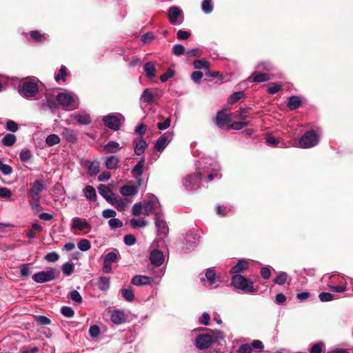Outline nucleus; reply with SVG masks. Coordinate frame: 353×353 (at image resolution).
Wrapping results in <instances>:
<instances>
[{
	"label": "nucleus",
	"instance_id": "obj_1",
	"mask_svg": "<svg viewBox=\"0 0 353 353\" xmlns=\"http://www.w3.org/2000/svg\"><path fill=\"white\" fill-rule=\"evenodd\" d=\"M196 172L183 178L182 183L186 190H195L201 186V181L207 178L211 181L215 178H220V165L211 159L201 161L196 168Z\"/></svg>",
	"mask_w": 353,
	"mask_h": 353
},
{
	"label": "nucleus",
	"instance_id": "obj_2",
	"mask_svg": "<svg viewBox=\"0 0 353 353\" xmlns=\"http://www.w3.org/2000/svg\"><path fill=\"white\" fill-rule=\"evenodd\" d=\"M224 339L223 333L219 330H208L199 334L195 339V345L200 350H205L213 343H220Z\"/></svg>",
	"mask_w": 353,
	"mask_h": 353
},
{
	"label": "nucleus",
	"instance_id": "obj_3",
	"mask_svg": "<svg viewBox=\"0 0 353 353\" xmlns=\"http://www.w3.org/2000/svg\"><path fill=\"white\" fill-rule=\"evenodd\" d=\"M18 92L20 96L26 99H37V95L39 94L37 82L34 79H28L22 82L18 87Z\"/></svg>",
	"mask_w": 353,
	"mask_h": 353
},
{
	"label": "nucleus",
	"instance_id": "obj_4",
	"mask_svg": "<svg viewBox=\"0 0 353 353\" xmlns=\"http://www.w3.org/2000/svg\"><path fill=\"white\" fill-rule=\"evenodd\" d=\"M56 100L60 105L66 110H74L78 108L79 105V98L76 94L64 91L57 94Z\"/></svg>",
	"mask_w": 353,
	"mask_h": 353
},
{
	"label": "nucleus",
	"instance_id": "obj_5",
	"mask_svg": "<svg viewBox=\"0 0 353 353\" xmlns=\"http://www.w3.org/2000/svg\"><path fill=\"white\" fill-rule=\"evenodd\" d=\"M231 284L234 288L240 290L244 293L255 292L253 281L241 274L233 275L231 279Z\"/></svg>",
	"mask_w": 353,
	"mask_h": 353
},
{
	"label": "nucleus",
	"instance_id": "obj_6",
	"mask_svg": "<svg viewBox=\"0 0 353 353\" xmlns=\"http://www.w3.org/2000/svg\"><path fill=\"white\" fill-rule=\"evenodd\" d=\"M104 125L108 128L117 131L120 129L125 118L121 113H110L103 117Z\"/></svg>",
	"mask_w": 353,
	"mask_h": 353
},
{
	"label": "nucleus",
	"instance_id": "obj_7",
	"mask_svg": "<svg viewBox=\"0 0 353 353\" xmlns=\"http://www.w3.org/2000/svg\"><path fill=\"white\" fill-rule=\"evenodd\" d=\"M319 141V135L314 130H309L300 138L299 145L301 148H310L316 145Z\"/></svg>",
	"mask_w": 353,
	"mask_h": 353
},
{
	"label": "nucleus",
	"instance_id": "obj_8",
	"mask_svg": "<svg viewBox=\"0 0 353 353\" xmlns=\"http://www.w3.org/2000/svg\"><path fill=\"white\" fill-rule=\"evenodd\" d=\"M143 214L148 216L152 213L156 216L157 212H161L160 204L158 199L153 196L150 199L144 200L142 202Z\"/></svg>",
	"mask_w": 353,
	"mask_h": 353
},
{
	"label": "nucleus",
	"instance_id": "obj_9",
	"mask_svg": "<svg viewBox=\"0 0 353 353\" xmlns=\"http://www.w3.org/2000/svg\"><path fill=\"white\" fill-rule=\"evenodd\" d=\"M56 270L50 269L47 271H41L32 275L34 281L38 283H43L51 281L55 278Z\"/></svg>",
	"mask_w": 353,
	"mask_h": 353
},
{
	"label": "nucleus",
	"instance_id": "obj_10",
	"mask_svg": "<svg viewBox=\"0 0 353 353\" xmlns=\"http://www.w3.org/2000/svg\"><path fill=\"white\" fill-rule=\"evenodd\" d=\"M168 18L172 25H180L183 19L182 10L175 6H171L168 10Z\"/></svg>",
	"mask_w": 353,
	"mask_h": 353
},
{
	"label": "nucleus",
	"instance_id": "obj_11",
	"mask_svg": "<svg viewBox=\"0 0 353 353\" xmlns=\"http://www.w3.org/2000/svg\"><path fill=\"white\" fill-rule=\"evenodd\" d=\"M44 189V181L42 179H37L30 183V189L28 194L32 200H38V198H41L40 194Z\"/></svg>",
	"mask_w": 353,
	"mask_h": 353
},
{
	"label": "nucleus",
	"instance_id": "obj_12",
	"mask_svg": "<svg viewBox=\"0 0 353 353\" xmlns=\"http://www.w3.org/2000/svg\"><path fill=\"white\" fill-rule=\"evenodd\" d=\"M173 137V133L167 132L162 134L154 143V150L157 152H162L168 146Z\"/></svg>",
	"mask_w": 353,
	"mask_h": 353
},
{
	"label": "nucleus",
	"instance_id": "obj_13",
	"mask_svg": "<svg viewBox=\"0 0 353 353\" xmlns=\"http://www.w3.org/2000/svg\"><path fill=\"white\" fill-rule=\"evenodd\" d=\"M154 223L156 228L159 233L162 234H166L168 233V226L164 220V216L161 212L156 213Z\"/></svg>",
	"mask_w": 353,
	"mask_h": 353
},
{
	"label": "nucleus",
	"instance_id": "obj_14",
	"mask_svg": "<svg viewBox=\"0 0 353 353\" xmlns=\"http://www.w3.org/2000/svg\"><path fill=\"white\" fill-rule=\"evenodd\" d=\"M163 253L159 250H153L150 254V261L152 265L156 267L161 266L164 262Z\"/></svg>",
	"mask_w": 353,
	"mask_h": 353
},
{
	"label": "nucleus",
	"instance_id": "obj_15",
	"mask_svg": "<svg viewBox=\"0 0 353 353\" xmlns=\"http://www.w3.org/2000/svg\"><path fill=\"white\" fill-rule=\"evenodd\" d=\"M72 228L82 231L86 229H91V225L85 219L74 217L72 219Z\"/></svg>",
	"mask_w": 353,
	"mask_h": 353
},
{
	"label": "nucleus",
	"instance_id": "obj_16",
	"mask_svg": "<svg viewBox=\"0 0 353 353\" xmlns=\"http://www.w3.org/2000/svg\"><path fill=\"white\" fill-rule=\"evenodd\" d=\"M98 191L109 203H112L114 200V194L113 192L105 185L100 184L98 186Z\"/></svg>",
	"mask_w": 353,
	"mask_h": 353
},
{
	"label": "nucleus",
	"instance_id": "obj_17",
	"mask_svg": "<svg viewBox=\"0 0 353 353\" xmlns=\"http://www.w3.org/2000/svg\"><path fill=\"white\" fill-rule=\"evenodd\" d=\"M199 236L193 232L187 234L185 237V243L186 245L185 252H190L192 249L195 248L198 243Z\"/></svg>",
	"mask_w": 353,
	"mask_h": 353
},
{
	"label": "nucleus",
	"instance_id": "obj_18",
	"mask_svg": "<svg viewBox=\"0 0 353 353\" xmlns=\"http://www.w3.org/2000/svg\"><path fill=\"white\" fill-rule=\"evenodd\" d=\"M44 99H42L39 104L43 109H50L52 110L57 108L56 101L53 99L48 93H46Z\"/></svg>",
	"mask_w": 353,
	"mask_h": 353
},
{
	"label": "nucleus",
	"instance_id": "obj_19",
	"mask_svg": "<svg viewBox=\"0 0 353 353\" xmlns=\"http://www.w3.org/2000/svg\"><path fill=\"white\" fill-rule=\"evenodd\" d=\"M61 136L63 139L70 143H74L77 141V134L76 132L71 128H64L61 132Z\"/></svg>",
	"mask_w": 353,
	"mask_h": 353
},
{
	"label": "nucleus",
	"instance_id": "obj_20",
	"mask_svg": "<svg viewBox=\"0 0 353 353\" xmlns=\"http://www.w3.org/2000/svg\"><path fill=\"white\" fill-rule=\"evenodd\" d=\"M248 267L249 263L246 259H240L238 261L237 263L231 268L230 273L234 275L240 274V273L247 270Z\"/></svg>",
	"mask_w": 353,
	"mask_h": 353
},
{
	"label": "nucleus",
	"instance_id": "obj_21",
	"mask_svg": "<svg viewBox=\"0 0 353 353\" xmlns=\"http://www.w3.org/2000/svg\"><path fill=\"white\" fill-rule=\"evenodd\" d=\"M110 319L115 325H121L125 322V315L123 311L119 310H113L111 312Z\"/></svg>",
	"mask_w": 353,
	"mask_h": 353
},
{
	"label": "nucleus",
	"instance_id": "obj_22",
	"mask_svg": "<svg viewBox=\"0 0 353 353\" xmlns=\"http://www.w3.org/2000/svg\"><path fill=\"white\" fill-rule=\"evenodd\" d=\"M70 119L76 121L79 124L87 125L92 121L90 114L87 113L74 114L70 116Z\"/></svg>",
	"mask_w": 353,
	"mask_h": 353
},
{
	"label": "nucleus",
	"instance_id": "obj_23",
	"mask_svg": "<svg viewBox=\"0 0 353 353\" xmlns=\"http://www.w3.org/2000/svg\"><path fill=\"white\" fill-rule=\"evenodd\" d=\"M152 279L143 275H136L132 279L131 283L136 286L147 285L151 284Z\"/></svg>",
	"mask_w": 353,
	"mask_h": 353
},
{
	"label": "nucleus",
	"instance_id": "obj_24",
	"mask_svg": "<svg viewBox=\"0 0 353 353\" xmlns=\"http://www.w3.org/2000/svg\"><path fill=\"white\" fill-rule=\"evenodd\" d=\"M145 159L141 158L138 163L132 168L131 173L134 179L140 177L144 172Z\"/></svg>",
	"mask_w": 353,
	"mask_h": 353
},
{
	"label": "nucleus",
	"instance_id": "obj_25",
	"mask_svg": "<svg viewBox=\"0 0 353 353\" xmlns=\"http://www.w3.org/2000/svg\"><path fill=\"white\" fill-rule=\"evenodd\" d=\"M30 38L32 41L39 43H43L48 37L46 33L38 30H32L29 33Z\"/></svg>",
	"mask_w": 353,
	"mask_h": 353
},
{
	"label": "nucleus",
	"instance_id": "obj_26",
	"mask_svg": "<svg viewBox=\"0 0 353 353\" xmlns=\"http://www.w3.org/2000/svg\"><path fill=\"white\" fill-rule=\"evenodd\" d=\"M256 69L259 71L272 72L276 70V66L270 61H261L256 64Z\"/></svg>",
	"mask_w": 353,
	"mask_h": 353
},
{
	"label": "nucleus",
	"instance_id": "obj_27",
	"mask_svg": "<svg viewBox=\"0 0 353 353\" xmlns=\"http://www.w3.org/2000/svg\"><path fill=\"white\" fill-rule=\"evenodd\" d=\"M230 122V117L229 114H225L223 112H218L215 118V123L219 127L223 128L225 125H228Z\"/></svg>",
	"mask_w": 353,
	"mask_h": 353
},
{
	"label": "nucleus",
	"instance_id": "obj_28",
	"mask_svg": "<svg viewBox=\"0 0 353 353\" xmlns=\"http://www.w3.org/2000/svg\"><path fill=\"white\" fill-rule=\"evenodd\" d=\"M85 166L88 169V173L91 176H96L100 170V163L98 160L93 161H87Z\"/></svg>",
	"mask_w": 353,
	"mask_h": 353
},
{
	"label": "nucleus",
	"instance_id": "obj_29",
	"mask_svg": "<svg viewBox=\"0 0 353 353\" xmlns=\"http://www.w3.org/2000/svg\"><path fill=\"white\" fill-rule=\"evenodd\" d=\"M119 192L125 196H133L138 193V188L134 185H125L120 188Z\"/></svg>",
	"mask_w": 353,
	"mask_h": 353
},
{
	"label": "nucleus",
	"instance_id": "obj_30",
	"mask_svg": "<svg viewBox=\"0 0 353 353\" xmlns=\"http://www.w3.org/2000/svg\"><path fill=\"white\" fill-rule=\"evenodd\" d=\"M119 159L115 155H112L105 159V165L108 170H116L119 168Z\"/></svg>",
	"mask_w": 353,
	"mask_h": 353
},
{
	"label": "nucleus",
	"instance_id": "obj_31",
	"mask_svg": "<svg viewBox=\"0 0 353 353\" xmlns=\"http://www.w3.org/2000/svg\"><path fill=\"white\" fill-rule=\"evenodd\" d=\"M143 70L145 76L149 79H152L156 76L157 70L155 64L153 62L149 61L145 63L143 66Z\"/></svg>",
	"mask_w": 353,
	"mask_h": 353
},
{
	"label": "nucleus",
	"instance_id": "obj_32",
	"mask_svg": "<svg viewBox=\"0 0 353 353\" xmlns=\"http://www.w3.org/2000/svg\"><path fill=\"white\" fill-rule=\"evenodd\" d=\"M141 100L147 103H153L156 101L155 95L149 89H145L141 94Z\"/></svg>",
	"mask_w": 353,
	"mask_h": 353
},
{
	"label": "nucleus",
	"instance_id": "obj_33",
	"mask_svg": "<svg viewBox=\"0 0 353 353\" xmlns=\"http://www.w3.org/2000/svg\"><path fill=\"white\" fill-rule=\"evenodd\" d=\"M103 148L108 153H116L122 148L118 142L114 141L108 142L103 145Z\"/></svg>",
	"mask_w": 353,
	"mask_h": 353
},
{
	"label": "nucleus",
	"instance_id": "obj_34",
	"mask_svg": "<svg viewBox=\"0 0 353 353\" xmlns=\"http://www.w3.org/2000/svg\"><path fill=\"white\" fill-rule=\"evenodd\" d=\"M301 100L299 96L293 95L288 98V107L291 110H294L299 108L301 105Z\"/></svg>",
	"mask_w": 353,
	"mask_h": 353
},
{
	"label": "nucleus",
	"instance_id": "obj_35",
	"mask_svg": "<svg viewBox=\"0 0 353 353\" xmlns=\"http://www.w3.org/2000/svg\"><path fill=\"white\" fill-rule=\"evenodd\" d=\"M129 202L128 199L117 198L114 197V201L110 203L111 205H114L117 210L121 212L125 210L127 207L128 203Z\"/></svg>",
	"mask_w": 353,
	"mask_h": 353
},
{
	"label": "nucleus",
	"instance_id": "obj_36",
	"mask_svg": "<svg viewBox=\"0 0 353 353\" xmlns=\"http://www.w3.org/2000/svg\"><path fill=\"white\" fill-rule=\"evenodd\" d=\"M205 278L208 282V286L212 288L219 281L214 270L212 268L207 270L205 272Z\"/></svg>",
	"mask_w": 353,
	"mask_h": 353
},
{
	"label": "nucleus",
	"instance_id": "obj_37",
	"mask_svg": "<svg viewBox=\"0 0 353 353\" xmlns=\"http://www.w3.org/2000/svg\"><path fill=\"white\" fill-rule=\"evenodd\" d=\"M251 81L254 83H262L270 79V76L265 73L254 72L250 77Z\"/></svg>",
	"mask_w": 353,
	"mask_h": 353
},
{
	"label": "nucleus",
	"instance_id": "obj_38",
	"mask_svg": "<svg viewBox=\"0 0 353 353\" xmlns=\"http://www.w3.org/2000/svg\"><path fill=\"white\" fill-rule=\"evenodd\" d=\"M147 147H148V143L145 140H143V139L139 140L135 145V147L134 149V154L137 156H140V155L143 154Z\"/></svg>",
	"mask_w": 353,
	"mask_h": 353
},
{
	"label": "nucleus",
	"instance_id": "obj_39",
	"mask_svg": "<svg viewBox=\"0 0 353 353\" xmlns=\"http://www.w3.org/2000/svg\"><path fill=\"white\" fill-rule=\"evenodd\" d=\"M84 196L90 201H94L97 199L95 189L91 185H86L83 190Z\"/></svg>",
	"mask_w": 353,
	"mask_h": 353
},
{
	"label": "nucleus",
	"instance_id": "obj_40",
	"mask_svg": "<svg viewBox=\"0 0 353 353\" xmlns=\"http://www.w3.org/2000/svg\"><path fill=\"white\" fill-rule=\"evenodd\" d=\"M130 226L133 228H144L148 224L146 220L143 218H133L130 221Z\"/></svg>",
	"mask_w": 353,
	"mask_h": 353
},
{
	"label": "nucleus",
	"instance_id": "obj_41",
	"mask_svg": "<svg viewBox=\"0 0 353 353\" xmlns=\"http://www.w3.org/2000/svg\"><path fill=\"white\" fill-rule=\"evenodd\" d=\"M17 141V137L13 134H7L2 139V144L5 146H12Z\"/></svg>",
	"mask_w": 353,
	"mask_h": 353
},
{
	"label": "nucleus",
	"instance_id": "obj_42",
	"mask_svg": "<svg viewBox=\"0 0 353 353\" xmlns=\"http://www.w3.org/2000/svg\"><path fill=\"white\" fill-rule=\"evenodd\" d=\"M60 141V137L55 134H51L49 136H48L46 139V143L47 145L50 147L59 144Z\"/></svg>",
	"mask_w": 353,
	"mask_h": 353
},
{
	"label": "nucleus",
	"instance_id": "obj_43",
	"mask_svg": "<svg viewBox=\"0 0 353 353\" xmlns=\"http://www.w3.org/2000/svg\"><path fill=\"white\" fill-rule=\"evenodd\" d=\"M214 9L212 0H203L201 10L205 14H210Z\"/></svg>",
	"mask_w": 353,
	"mask_h": 353
},
{
	"label": "nucleus",
	"instance_id": "obj_44",
	"mask_svg": "<svg viewBox=\"0 0 353 353\" xmlns=\"http://www.w3.org/2000/svg\"><path fill=\"white\" fill-rule=\"evenodd\" d=\"M194 68L196 69H209L210 63L205 59H196L193 62Z\"/></svg>",
	"mask_w": 353,
	"mask_h": 353
},
{
	"label": "nucleus",
	"instance_id": "obj_45",
	"mask_svg": "<svg viewBox=\"0 0 353 353\" xmlns=\"http://www.w3.org/2000/svg\"><path fill=\"white\" fill-rule=\"evenodd\" d=\"M110 288V279L106 276H101L99 281V288L102 291H106Z\"/></svg>",
	"mask_w": 353,
	"mask_h": 353
},
{
	"label": "nucleus",
	"instance_id": "obj_46",
	"mask_svg": "<svg viewBox=\"0 0 353 353\" xmlns=\"http://www.w3.org/2000/svg\"><path fill=\"white\" fill-rule=\"evenodd\" d=\"M288 278L289 276L286 272H281L279 273L274 282L277 285H282L287 282Z\"/></svg>",
	"mask_w": 353,
	"mask_h": 353
},
{
	"label": "nucleus",
	"instance_id": "obj_47",
	"mask_svg": "<svg viewBox=\"0 0 353 353\" xmlns=\"http://www.w3.org/2000/svg\"><path fill=\"white\" fill-rule=\"evenodd\" d=\"M121 294L123 298L128 301H132L134 299V292L132 288H125L121 290Z\"/></svg>",
	"mask_w": 353,
	"mask_h": 353
},
{
	"label": "nucleus",
	"instance_id": "obj_48",
	"mask_svg": "<svg viewBox=\"0 0 353 353\" xmlns=\"http://www.w3.org/2000/svg\"><path fill=\"white\" fill-rule=\"evenodd\" d=\"M282 88L283 85L281 83H273L268 87L267 91L270 94H274L279 92Z\"/></svg>",
	"mask_w": 353,
	"mask_h": 353
},
{
	"label": "nucleus",
	"instance_id": "obj_49",
	"mask_svg": "<svg viewBox=\"0 0 353 353\" xmlns=\"http://www.w3.org/2000/svg\"><path fill=\"white\" fill-rule=\"evenodd\" d=\"M67 76V68L65 65H61L59 72L55 75L54 79L56 81H59L60 80L65 81V77Z\"/></svg>",
	"mask_w": 353,
	"mask_h": 353
},
{
	"label": "nucleus",
	"instance_id": "obj_50",
	"mask_svg": "<svg viewBox=\"0 0 353 353\" xmlns=\"http://www.w3.org/2000/svg\"><path fill=\"white\" fill-rule=\"evenodd\" d=\"M0 171L3 174L8 176L12 173L13 169L10 165L4 163L2 161L0 160Z\"/></svg>",
	"mask_w": 353,
	"mask_h": 353
},
{
	"label": "nucleus",
	"instance_id": "obj_51",
	"mask_svg": "<svg viewBox=\"0 0 353 353\" xmlns=\"http://www.w3.org/2000/svg\"><path fill=\"white\" fill-rule=\"evenodd\" d=\"M78 248L83 252H86L90 249V242L88 239H81L78 244Z\"/></svg>",
	"mask_w": 353,
	"mask_h": 353
},
{
	"label": "nucleus",
	"instance_id": "obj_52",
	"mask_svg": "<svg viewBox=\"0 0 353 353\" xmlns=\"http://www.w3.org/2000/svg\"><path fill=\"white\" fill-rule=\"evenodd\" d=\"M244 97V92H236L232 94L228 98V103L230 104H233L236 102H237L239 100L242 99Z\"/></svg>",
	"mask_w": 353,
	"mask_h": 353
},
{
	"label": "nucleus",
	"instance_id": "obj_53",
	"mask_svg": "<svg viewBox=\"0 0 353 353\" xmlns=\"http://www.w3.org/2000/svg\"><path fill=\"white\" fill-rule=\"evenodd\" d=\"M249 123L250 121H234L230 124V128L233 130H239L246 127Z\"/></svg>",
	"mask_w": 353,
	"mask_h": 353
},
{
	"label": "nucleus",
	"instance_id": "obj_54",
	"mask_svg": "<svg viewBox=\"0 0 353 353\" xmlns=\"http://www.w3.org/2000/svg\"><path fill=\"white\" fill-rule=\"evenodd\" d=\"M185 49L181 44H176L172 48V52L176 56H181L185 54Z\"/></svg>",
	"mask_w": 353,
	"mask_h": 353
},
{
	"label": "nucleus",
	"instance_id": "obj_55",
	"mask_svg": "<svg viewBox=\"0 0 353 353\" xmlns=\"http://www.w3.org/2000/svg\"><path fill=\"white\" fill-rule=\"evenodd\" d=\"M32 155L29 150H21L19 153V159L21 162L26 163L30 160Z\"/></svg>",
	"mask_w": 353,
	"mask_h": 353
},
{
	"label": "nucleus",
	"instance_id": "obj_56",
	"mask_svg": "<svg viewBox=\"0 0 353 353\" xmlns=\"http://www.w3.org/2000/svg\"><path fill=\"white\" fill-rule=\"evenodd\" d=\"M69 298L77 303H81L82 302V297L77 290L71 291L69 294Z\"/></svg>",
	"mask_w": 353,
	"mask_h": 353
},
{
	"label": "nucleus",
	"instance_id": "obj_57",
	"mask_svg": "<svg viewBox=\"0 0 353 353\" xmlns=\"http://www.w3.org/2000/svg\"><path fill=\"white\" fill-rule=\"evenodd\" d=\"M62 271L66 276H70L74 271V265L72 263L67 262L63 265Z\"/></svg>",
	"mask_w": 353,
	"mask_h": 353
},
{
	"label": "nucleus",
	"instance_id": "obj_58",
	"mask_svg": "<svg viewBox=\"0 0 353 353\" xmlns=\"http://www.w3.org/2000/svg\"><path fill=\"white\" fill-rule=\"evenodd\" d=\"M143 213V205L142 203H136L132 208V214L134 216H139Z\"/></svg>",
	"mask_w": 353,
	"mask_h": 353
},
{
	"label": "nucleus",
	"instance_id": "obj_59",
	"mask_svg": "<svg viewBox=\"0 0 353 353\" xmlns=\"http://www.w3.org/2000/svg\"><path fill=\"white\" fill-rule=\"evenodd\" d=\"M108 224L112 229H117L123 226V223L117 218H113L108 221Z\"/></svg>",
	"mask_w": 353,
	"mask_h": 353
},
{
	"label": "nucleus",
	"instance_id": "obj_60",
	"mask_svg": "<svg viewBox=\"0 0 353 353\" xmlns=\"http://www.w3.org/2000/svg\"><path fill=\"white\" fill-rule=\"evenodd\" d=\"M61 312L64 316L68 318L72 317L74 314V312L72 310V308L68 306H63L61 308Z\"/></svg>",
	"mask_w": 353,
	"mask_h": 353
},
{
	"label": "nucleus",
	"instance_id": "obj_61",
	"mask_svg": "<svg viewBox=\"0 0 353 353\" xmlns=\"http://www.w3.org/2000/svg\"><path fill=\"white\" fill-rule=\"evenodd\" d=\"M36 322L39 325H47L50 323V320L45 316H36Z\"/></svg>",
	"mask_w": 353,
	"mask_h": 353
},
{
	"label": "nucleus",
	"instance_id": "obj_62",
	"mask_svg": "<svg viewBox=\"0 0 353 353\" xmlns=\"http://www.w3.org/2000/svg\"><path fill=\"white\" fill-rule=\"evenodd\" d=\"M230 210L231 209L227 206L221 205L216 206V213L221 216H225Z\"/></svg>",
	"mask_w": 353,
	"mask_h": 353
},
{
	"label": "nucleus",
	"instance_id": "obj_63",
	"mask_svg": "<svg viewBox=\"0 0 353 353\" xmlns=\"http://www.w3.org/2000/svg\"><path fill=\"white\" fill-rule=\"evenodd\" d=\"M319 299L322 302L330 301L334 299V296L330 292H321L319 295Z\"/></svg>",
	"mask_w": 353,
	"mask_h": 353
},
{
	"label": "nucleus",
	"instance_id": "obj_64",
	"mask_svg": "<svg viewBox=\"0 0 353 353\" xmlns=\"http://www.w3.org/2000/svg\"><path fill=\"white\" fill-rule=\"evenodd\" d=\"M252 351V346L250 343H244L239 346L238 353H251Z\"/></svg>",
	"mask_w": 353,
	"mask_h": 353
}]
</instances>
